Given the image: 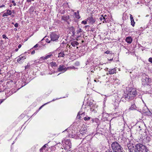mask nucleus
Returning a JSON list of instances; mask_svg holds the SVG:
<instances>
[{"label":"nucleus","mask_w":152,"mask_h":152,"mask_svg":"<svg viewBox=\"0 0 152 152\" xmlns=\"http://www.w3.org/2000/svg\"><path fill=\"white\" fill-rule=\"evenodd\" d=\"M111 147L113 152H123V148L120 144L116 141L113 142Z\"/></svg>","instance_id":"nucleus-1"},{"label":"nucleus","mask_w":152,"mask_h":152,"mask_svg":"<svg viewBox=\"0 0 152 152\" xmlns=\"http://www.w3.org/2000/svg\"><path fill=\"white\" fill-rule=\"evenodd\" d=\"M137 94L136 90L133 88L131 91H128L127 93L125 95V98L126 100H132Z\"/></svg>","instance_id":"nucleus-2"},{"label":"nucleus","mask_w":152,"mask_h":152,"mask_svg":"<svg viewBox=\"0 0 152 152\" xmlns=\"http://www.w3.org/2000/svg\"><path fill=\"white\" fill-rule=\"evenodd\" d=\"M136 147L138 152H150L146 146L140 143L136 144Z\"/></svg>","instance_id":"nucleus-3"},{"label":"nucleus","mask_w":152,"mask_h":152,"mask_svg":"<svg viewBox=\"0 0 152 152\" xmlns=\"http://www.w3.org/2000/svg\"><path fill=\"white\" fill-rule=\"evenodd\" d=\"M127 146L128 148L129 152H138V151L135 147H134L132 143H131V141H129V142L127 144Z\"/></svg>","instance_id":"nucleus-4"},{"label":"nucleus","mask_w":152,"mask_h":152,"mask_svg":"<svg viewBox=\"0 0 152 152\" xmlns=\"http://www.w3.org/2000/svg\"><path fill=\"white\" fill-rule=\"evenodd\" d=\"M65 145L64 149L68 150V151H70L69 150L71 148L72 144L70 140H67L65 142Z\"/></svg>","instance_id":"nucleus-5"},{"label":"nucleus","mask_w":152,"mask_h":152,"mask_svg":"<svg viewBox=\"0 0 152 152\" xmlns=\"http://www.w3.org/2000/svg\"><path fill=\"white\" fill-rule=\"evenodd\" d=\"M59 37V36L55 33H52L50 34L51 41H56L58 39Z\"/></svg>","instance_id":"nucleus-6"},{"label":"nucleus","mask_w":152,"mask_h":152,"mask_svg":"<svg viewBox=\"0 0 152 152\" xmlns=\"http://www.w3.org/2000/svg\"><path fill=\"white\" fill-rule=\"evenodd\" d=\"M57 70L58 72H64L66 71V67L64 65H60L58 68Z\"/></svg>","instance_id":"nucleus-7"},{"label":"nucleus","mask_w":152,"mask_h":152,"mask_svg":"<svg viewBox=\"0 0 152 152\" xmlns=\"http://www.w3.org/2000/svg\"><path fill=\"white\" fill-rule=\"evenodd\" d=\"M145 82H146V87L147 88H150V83H151V80L148 77H145Z\"/></svg>","instance_id":"nucleus-8"},{"label":"nucleus","mask_w":152,"mask_h":152,"mask_svg":"<svg viewBox=\"0 0 152 152\" xmlns=\"http://www.w3.org/2000/svg\"><path fill=\"white\" fill-rule=\"evenodd\" d=\"M132 40V37H129L126 38V41L128 43H131Z\"/></svg>","instance_id":"nucleus-9"},{"label":"nucleus","mask_w":152,"mask_h":152,"mask_svg":"<svg viewBox=\"0 0 152 152\" xmlns=\"http://www.w3.org/2000/svg\"><path fill=\"white\" fill-rule=\"evenodd\" d=\"M116 70L115 68L110 69L109 71H108V74L111 75L113 74L114 73H115Z\"/></svg>","instance_id":"nucleus-10"},{"label":"nucleus","mask_w":152,"mask_h":152,"mask_svg":"<svg viewBox=\"0 0 152 152\" xmlns=\"http://www.w3.org/2000/svg\"><path fill=\"white\" fill-rule=\"evenodd\" d=\"M79 44V43L76 41L72 42L71 43V44L74 47H75L76 45H78Z\"/></svg>","instance_id":"nucleus-11"},{"label":"nucleus","mask_w":152,"mask_h":152,"mask_svg":"<svg viewBox=\"0 0 152 152\" xmlns=\"http://www.w3.org/2000/svg\"><path fill=\"white\" fill-rule=\"evenodd\" d=\"M65 56V54H64V51L61 50V51L58 53L59 57H64Z\"/></svg>","instance_id":"nucleus-12"},{"label":"nucleus","mask_w":152,"mask_h":152,"mask_svg":"<svg viewBox=\"0 0 152 152\" xmlns=\"http://www.w3.org/2000/svg\"><path fill=\"white\" fill-rule=\"evenodd\" d=\"M87 20H89V21L92 23H94L95 22V20L92 17H89L88 18Z\"/></svg>","instance_id":"nucleus-13"},{"label":"nucleus","mask_w":152,"mask_h":152,"mask_svg":"<svg viewBox=\"0 0 152 152\" xmlns=\"http://www.w3.org/2000/svg\"><path fill=\"white\" fill-rule=\"evenodd\" d=\"M62 19L65 21H66L67 20H69V16H64L62 17Z\"/></svg>","instance_id":"nucleus-14"},{"label":"nucleus","mask_w":152,"mask_h":152,"mask_svg":"<svg viewBox=\"0 0 152 152\" xmlns=\"http://www.w3.org/2000/svg\"><path fill=\"white\" fill-rule=\"evenodd\" d=\"M136 106L135 105L133 104L131 105V107L129 108V110H133L135 109Z\"/></svg>","instance_id":"nucleus-15"},{"label":"nucleus","mask_w":152,"mask_h":152,"mask_svg":"<svg viewBox=\"0 0 152 152\" xmlns=\"http://www.w3.org/2000/svg\"><path fill=\"white\" fill-rule=\"evenodd\" d=\"M52 56V54H49L48 55L46 56H45V57H41L40 58L43 59L44 60L45 59H47V58H50L51 56Z\"/></svg>","instance_id":"nucleus-16"},{"label":"nucleus","mask_w":152,"mask_h":152,"mask_svg":"<svg viewBox=\"0 0 152 152\" xmlns=\"http://www.w3.org/2000/svg\"><path fill=\"white\" fill-rule=\"evenodd\" d=\"M50 64L52 67H56L57 66V65L56 64V63L54 62L53 61V62H51L50 63Z\"/></svg>","instance_id":"nucleus-17"},{"label":"nucleus","mask_w":152,"mask_h":152,"mask_svg":"<svg viewBox=\"0 0 152 152\" xmlns=\"http://www.w3.org/2000/svg\"><path fill=\"white\" fill-rule=\"evenodd\" d=\"M75 16V17L77 19H79L80 18V17L79 14V12L78 11L77 12H75L74 13Z\"/></svg>","instance_id":"nucleus-18"},{"label":"nucleus","mask_w":152,"mask_h":152,"mask_svg":"<svg viewBox=\"0 0 152 152\" xmlns=\"http://www.w3.org/2000/svg\"><path fill=\"white\" fill-rule=\"evenodd\" d=\"M145 81V78H143L142 80V85H143L144 86H146V82Z\"/></svg>","instance_id":"nucleus-19"},{"label":"nucleus","mask_w":152,"mask_h":152,"mask_svg":"<svg viewBox=\"0 0 152 152\" xmlns=\"http://www.w3.org/2000/svg\"><path fill=\"white\" fill-rule=\"evenodd\" d=\"M131 25L133 26H134L135 23L134 21V20L132 19L131 20Z\"/></svg>","instance_id":"nucleus-20"},{"label":"nucleus","mask_w":152,"mask_h":152,"mask_svg":"<svg viewBox=\"0 0 152 152\" xmlns=\"http://www.w3.org/2000/svg\"><path fill=\"white\" fill-rule=\"evenodd\" d=\"M80 130H82V131H84V132H87V129L85 127H82L81 129H80Z\"/></svg>","instance_id":"nucleus-21"},{"label":"nucleus","mask_w":152,"mask_h":152,"mask_svg":"<svg viewBox=\"0 0 152 152\" xmlns=\"http://www.w3.org/2000/svg\"><path fill=\"white\" fill-rule=\"evenodd\" d=\"M7 14L8 15H10L12 14V12L11 11L9 10H7Z\"/></svg>","instance_id":"nucleus-22"},{"label":"nucleus","mask_w":152,"mask_h":152,"mask_svg":"<svg viewBox=\"0 0 152 152\" xmlns=\"http://www.w3.org/2000/svg\"><path fill=\"white\" fill-rule=\"evenodd\" d=\"M107 17V15H105L104 17H103V19L104 20L103 22H107V20H106L107 18H105V17Z\"/></svg>","instance_id":"nucleus-23"},{"label":"nucleus","mask_w":152,"mask_h":152,"mask_svg":"<svg viewBox=\"0 0 152 152\" xmlns=\"http://www.w3.org/2000/svg\"><path fill=\"white\" fill-rule=\"evenodd\" d=\"M84 119L85 121L88 120L90 119V117H88V118L85 117L84 118Z\"/></svg>","instance_id":"nucleus-24"},{"label":"nucleus","mask_w":152,"mask_h":152,"mask_svg":"<svg viewBox=\"0 0 152 152\" xmlns=\"http://www.w3.org/2000/svg\"><path fill=\"white\" fill-rule=\"evenodd\" d=\"M34 7H31L29 9L30 11L31 12H33L34 11Z\"/></svg>","instance_id":"nucleus-25"},{"label":"nucleus","mask_w":152,"mask_h":152,"mask_svg":"<svg viewBox=\"0 0 152 152\" xmlns=\"http://www.w3.org/2000/svg\"><path fill=\"white\" fill-rule=\"evenodd\" d=\"M80 134L83 135L84 134H86V132H85L82 130H80Z\"/></svg>","instance_id":"nucleus-26"},{"label":"nucleus","mask_w":152,"mask_h":152,"mask_svg":"<svg viewBox=\"0 0 152 152\" xmlns=\"http://www.w3.org/2000/svg\"><path fill=\"white\" fill-rule=\"evenodd\" d=\"M8 15L7 14V13H4V14L2 15V16L3 17H5V16H8Z\"/></svg>","instance_id":"nucleus-27"},{"label":"nucleus","mask_w":152,"mask_h":152,"mask_svg":"<svg viewBox=\"0 0 152 152\" xmlns=\"http://www.w3.org/2000/svg\"><path fill=\"white\" fill-rule=\"evenodd\" d=\"M84 113H81L80 112H79L78 113L77 115H82L83 114H84Z\"/></svg>","instance_id":"nucleus-28"},{"label":"nucleus","mask_w":152,"mask_h":152,"mask_svg":"<svg viewBox=\"0 0 152 152\" xmlns=\"http://www.w3.org/2000/svg\"><path fill=\"white\" fill-rule=\"evenodd\" d=\"M82 23L85 25L87 24V22L85 20L82 21Z\"/></svg>","instance_id":"nucleus-29"},{"label":"nucleus","mask_w":152,"mask_h":152,"mask_svg":"<svg viewBox=\"0 0 152 152\" xmlns=\"http://www.w3.org/2000/svg\"><path fill=\"white\" fill-rule=\"evenodd\" d=\"M82 32V30L81 28H80L77 30V33H79Z\"/></svg>","instance_id":"nucleus-30"},{"label":"nucleus","mask_w":152,"mask_h":152,"mask_svg":"<svg viewBox=\"0 0 152 152\" xmlns=\"http://www.w3.org/2000/svg\"><path fill=\"white\" fill-rule=\"evenodd\" d=\"M2 37L3 38L5 39H8L7 37L4 34H3L2 35Z\"/></svg>","instance_id":"nucleus-31"},{"label":"nucleus","mask_w":152,"mask_h":152,"mask_svg":"<svg viewBox=\"0 0 152 152\" xmlns=\"http://www.w3.org/2000/svg\"><path fill=\"white\" fill-rule=\"evenodd\" d=\"M50 41L51 40H49L48 39H46V42L48 43H50Z\"/></svg>","instance_id":"nucleus-32"},{"label":"nucleus","mask_w":152,"mask_h":152,"mask_svg":"<svg viewBox=\"0 0 152 152\" xmlns=\"http://www.w3.org/2000/svg\"><path fill=\"white\" fill-rule=\"evenodd\" d=\"M148 61L152 63V57L149 58L148 59Z\"/></svg>","instance_id":"nucleus-33"},{"label":"nucleus","mask_w":152,"mask_h":152,"mask_svg":"<svg viewBox=\"0 0 152 152\" xmlns=\"http://www.w3.org/2000/svg\"><path fill=\"white\" fill-rule=\"evenodd\" d=\"M30 66V65H28V64L25 67V69L28 68Z\"/></svg>","instance_id":"nucleus-34"},{"label":"nucleus","mask_w":152,"mask_h":152,"mask_svg":"<svg viewBox=\"0 0 152 152\" xmlns=\"http://www.w3.org/2000/svg\"><path fill=\"white\" fill-rule=\"evenodd\" d=\"M105 152H113L110 149H107Z\"/></svg>","instance_id":"nucleus-35"},{"label":"nucleus","mask_w":152,"mask_h":152,"mask_svg":"<svg viewBox=\"0 0 152 152\" xmlns=\"http://www.w3.org/2000/svg\"><path fill=\"white\" fill-rule=\"evenodd\" d=\"M18 23H16L15 24H14V26H15V27H16V28H17V27H18Z\"/></svg>","instance_id":"nucleus-36"},{"label":"nucleus","mask_w":152,"mask_h":152,"mask_svg":"<svg viewBox=\"0 0 152 152\" xmlns=\"http://www.w3.org/2000/svg\"><path fill=\"white\" fill-rule=\"evenodd\" d=\"M130 17L131 20L134 19L132 15L130 14Z\"/></svg>","instance_id":"nucleus-37"},{"label":"nucleus","mask_w":152,"mask_h":152,"mask_svg":"<svg viewBox=\"0 0 152 152\" xmlns=\"http://www.w3.org/2000/svg\"><path fill=\"white\" fill-rule=\"evenodd\" d=\"M39 46V45L38 44H37L34 46L33 48H36L37 47H38Z\"/></svg>","instance_id":"nucleus-38"},{"label":"nucleus","mask_w":152,"mask_h":152,"mask_svg":"<svg viewBox=\"0 0 152 152\" xmlns=\"http://www.w3.org/2000/svg\"><path fill=\"white\" fill-rule=\"evenodd\" d=\"M12 2L13 4V5L14 6H16V4L15 3V1L13 0L12 1Z\"/></svg>","instance_id":"nucleus-39"},{"label":"nucleus","mask_w":152,"mask_h":152,"mask_svg":"<svg viewBox=\"0 0 152 152\" xmlns=\"http://www.w3.org/2000/svg\"><path fill=\"white\" fill-rule=\"evenodd\" d=\"M4 99H0V104L2 103V102L4 101Z\"/></svg>","instance_id":"nucleus-40"},{"label":"nucleus","mask_w":152,"mask_h":152,"mask_svg":"<svg viewBox=\"0 0 152 152\" xmlns=\"http://www.w3.org/2000/svg\"><path fill=\"white\" fill-rule=\"evenodd\" d=\"M34 0H26V1L28 3L31 2L32 1H34Z\"/></svg>","instance_id":"nucleus-41"},{"label":"nucleus","mask_w":152,"mask_h":152,"mask_svg":"<svg viewBox=\"0 0 152 152\" xmlns=\"http://www.w3.org/2000/svg\"><path fill=\"white\" fill-rule=\"evenodd\" d=\"M148 115H149L150 116H151L152 115V113L151 112L149 111V112L148 113Z\"/></svg>","instance_id":"nucleus-42"},{"label":"nucleus","mask_w":152,"mask_h":152,"mask_svg":"<svg viewBox=\"0 0 152 152\" xmlns=\"http://www.w3.org/2000/svg\"><path fill=\"white\" fill-rule=\"evenodd\" d=\"M66 71L67 69H71V66H70V67H67L66 68Z\"/></svg>","instance_id":"nucleus-43"},{"label":"nucleus","mask_w":152,"mask_h":152,"mask_svg":"<svg viewBox=\"0 0 152 152\" xmlns=\"http://www.w3.org/2000/svg\"><path fill=\"white\" fill-rule=\"evenodd\" d=\"M22 60V58L21 57H20L18 59L17 62L19 61H20Z\"/></svg>","instance_id":"nucleus-44"},{"label":"nucleus","mask_w":152,"mask_h":152,"mask_svg":"<svg viewBox=\"0 0 152 152\" xmlns=\"http://www.w3.org/2000/svg\"><path fill=\"white\" fill-rule=\"evenodd\" d=\"M46 145H48L47 144H45L42 148H44L46 147Z\"/></svg>","instance_id":"nucleus-45"},{"label":"nucleus","mask_w":152,"mask_h":152,"mask_svg":"<svg viewBox=\"0 0 152 152\" xmlns=\"http://www.w3.org/2000/svg\"><path fill=\"white\" fill-rule=\"evenodd\" d=\"M35 53V51L34 50L33 51L31 52V54H34Z\"/></svg>","instance_id":"nucleus-46"},{"label":"nucleus","mask_w":152,"mask_h":152,"mask_svg":"<svg viewBox=\"0 0 152 152\" xmlns=\"http://www.w3.org/2000/svg\"><path fill=\"white\" fill-rule=\"evenodd\" d=\"M18 63H19L20 64H21L23 63V62L21 60L20 61H19L18 62Z\"/></svg>","instance_id":"nucleus-47"},{"label":"nucleus","mask_w":152,"mask_h":152,"mask_svg":"<svg viewBox=\"0 0 152 152\" xmlns=\"http://www.w3.org/2000/svg\"><path fill=\"white\" fill-rule=\"evenodd\" d=\"M105 53L107 54H109L110 53V51L107 50L105 52Z\"/></svg>","instance_id":"nucleus-48"},{"label":"nucleus","mask_w":152,"mask_h":152,"mask_svg":"<svg viewBox=\"0 0 152 152\" xmlns=\"http://www.w3.org/2000/svg\"><path fill=\"white\" fill-rule=\"evenodd\" d=\"M21 47V45L20 44H19L18 46V48H20Z\"/></svg>","instance_id":"nucleus-49"},{"label":"nucleus","mask_w":152,"mask_h":152,"mask_svg":"<svg viewBox=\"0 0 152 152\" xmlns=\"http://www.w3.org/2000/svg\"><path fill=\"white\" fill-rule=\"evenodd\" d=\"M99 19L100 20H102L103 19V18L102 17H100L99 18Z\"/></svg>","instance_id":"nucleus-50"},{"label":"nucleus","mask_w":152,"mask_h":152,"mask_svg":"<svg viewBox=\"0 0 152 152\" xmlns=\"http://www.w3.org/2000/svg\"><path fill=\"white\" fill-rule=\"evenodd\" d=\"M75 69V67H74V66L71 67V69Z\"/></svg>","instance_id":"nucleus-51"},{"label":"nucleus","mask_w":152,"mask_h":152,"mask_svg":"<svg viewBox=\"0 0 152 152\" xmlns=\"http://www.w3.org/2000/svg\"><path fill=\"white\" fill-rule=\"evenodd\" d=\"M4 6H5L4 5H2L0 7V8L2 7H4Z\"/></svg>","instance_id":"nucleus-52"},{"label":"nucleus","mask_w":152,"mask_h":152,"mask_svg":"<svg viewBox=\"0 0 152 152\" xmlns=\"http://www.w3.org/2000/svg\"><path fill=\"white\" fill-rule=\"evenodd\" d=\"M108 68H106L105 69V70L106 71H108Z\"/></svg>","instance_id":"nucleus-53"},{"label":"nucleus","mask_w":152,"mask_h":152,"mask_svg":"<svg viewBox=\"0 0 152 152\" xmlns=\"http://www.w3.org/2000/svg\"><path fill=\"white\" fill-rule=\"evenodd\" d=\"M43 149V148H42L40 149V152H41L42 151V149Z\"/></svg>","instance_id":"nucleus-54"},{"label":"nucleus","mask_w":152,"mask_h":152,"mask_svg":"<svg viewBox=\"0 0 152 152\" xmlns=\"http://www.w3.org/2000/svg\"><path fill=\"white\" fill-rule=\"evenodd\" d=\"M3 73V72H1V70L0 69V74L1 75Z\"/></svg>","instance_id":"nucleus-55"},{"label":"nucleus","mask_w":152,"mask_h":152,"mask_svg":"<svg viewBox=\"0 0 152 152\" xmlns=\"http://www.w3.org/2000/svg\"><path fill=\"white\" fill-rule=\"evenodd\" d=\"M18 48H17L15 50L16 51H18Z\"/></svg>","instance_id":"nucleus-56"},{"label":"nucleus","mask_w":152,"mask_h":152,"mask_svg":"<svg viewBox=\"0 0 152 152\" xmlns=\"http://www.w3.org/2000/svg\"><path fill=\"white\" fill-rule=\"evenodd\" d=\"M113 58H112V59H110L109 60H110V61H113Z\"/></svg>","instance_id":"nucleus-57"},{"label":"nucleus","mask_w":152,"mask_h":152,"mask_svg":"<svg viewBox=\"0 0 152 152\" xmlns=\"http://www.w3.org/2000/svg\"><path fill=\"white\" fill-rule=\"evenodd\" d=\"M12 4H10V7H12Z\"/></svg>","instance_id":"nucleus-58"},{"label":"nucleus","mask_w":152,"mask_h":152,"mask_svg":"<svg viewBox=\"0 0 152 152\" xmlns=\"http://www.w3.org/2000/svg\"><path fill=\"white\" fill-rule=\"evenodd\" d=\"M101 16H102L101 17H102V18H103L104 16L103 15H101Z\"/></svg>","instance_id":"nucleus-59"},{"label":"nucleus","mask_w":152,"mask_h":152,"mask_svg":"<svg viewBox=\"0 0 152 152\" xmlns=\"http://www.w3.org/2000/svg\"><path fill=\"white\" fill-rule=\"evenodd\" d=\"M12 24H13V25H14V24H14V22H12Z\"/></svg>","instance_id":"nucleus-60"},{"label":"nucleus","mask_w":152,"mask_h":152,"mask_svg":"<svg viewBox=\"0 0 152 152\" xmlns=\"http://www.w3.org/2000/svg\"><path fill=\"white\" fill-rule=\"evenodd\" d=\"M133 72H130V73H133Z\"/></svg>","instance_id":"nucleus-61"},{"label":"nucleus","mask_w":152,"mask_h":152,"mask_svg":"<svg viewBox=\"0 0 152 152\" xmlns=\"http://www.w3.org/2000/svg\"><path fill=\"white\" fill-rule=\"evenodd\" d=\"M21 58H22V59L23 58V57H21Z\"/></svg>","instance_id":"nucleus-62"},{"label":"nucleus","mask_w":152,"mask_h":152,"mask_svg":"<svg viewBox=\"0 0 152 152\" xmlns=\"http://www.w3.org/2000/svg\"><path fill=\"white\" fill-rule=\"evenodd\" d=\"M42 107V106L41 107L39 108V109H40L41 108V107Z\"/></svg>","instance_id":"nucleus-63"},{"label":"nucleus","mask_w":152,"mask_h":152,"mask_svg":"<svg viewBox=\"0 0 152 152\" xmlns=\"http://www.w3.org/2000/svg\"><path fill=\"white\" fill-rule=\"evenodd\" d=\"M54 100H54V99H53V100H52V101H54Z\"/></svg>","instance_id":"nucleus-64"}]
</instances>
